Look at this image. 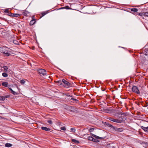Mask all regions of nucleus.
I'll list each match as a JSON object with an SVG mask.
<instances>
[{"instance_id":"1","label":"nucleus","mask_w":148,"mask_h":148,"mask_svg":"<svg viewBox=\"0 0 148 148\" xmlns=\"http://www.w3.org/2000/svg\"><path fill=\"white\" fill-rule=\"evenodd\" d=\"M0 52L4 54L6 56L10 55V49L5 47H0Z\"/></svg>"},{"instance_id":"2","label":"nucleus","mask_w":148,"mask_h":148,"mask_svg":"<svg viewBox=\"0 0 148 148\" xmlns=\"http://www.w3.org/2000/svg\"><path fill=\"white\" fill-rule=\"evenodd\" d=\"M132 91L137 94H140V92L138 88L136 86H133L132 88Z\"/></svg>"},{"instance_id":"3","label":"nucleus","mask_w":148,"mask_h":148,"mask_svg":"<svg viewBox=\"0 0 148 148\" xmlns=\"http://www.w3.org/2000/svg\"><path fill=\"white\" fill-rule=\"evenodd\" d=\"M38 73L40 74L44 75L46 74L47 73L45 70L43 69H40L38 71Z\"/></svg>"},{"instance_id":"4","label":"nucleus","mask_w":148,"mask_h":148,"mask_svg":"<svg viewBox=\"0 0 148 148\" xmlns=\"http://www.w3.org/2000/svg\"><path fill=\"white\" fill-rule=\"evenodd\" d=\"M22 15L25 16H29L30 15V12L25 10L22 12Z\"/></svg>"},{"instance_id":"5","label":"nucleus","mask_w":148,"mask_h":148,"mask_svg":"<svg viewBox=\"0 0 148 148\" xmlns=\"http://www.w3.org/2000/svg\"><path fill=\"white\" fill-rule=\"evenodd\" d=\"M36 22V19L35 18V16H33L32 17V20L30 22V25H34Z\"/></svg>"},{"instance_id":"6","label":"nucleus","mask_w":148,"mask_h":148,"mask_svg":"<svg viewBox=\"0 0 148 148\" xmlns=\"http://www.w3.org/2000/svg\"><path fill=\"white\" fill-rule=\"evenodd\" d=\"M123 120V118H121L119 120L115 119L113 118L112 121L118 123H120L122 122Z\"/></svg>"},{"instance_id":"7","label":"nucleus","mask_w":148,"mask_h":148,"mask_svg":"<svg viewBox=\"0 0 148 148\" xmlns=\"http://www.w3.org/2000/svg\"><path fill=\"white\" fill-rule=\"evenodd\" d=\"M141 127L145 132H148V126L146 127L144 126H142Z\"/></svg>"},{"instance_id":"8","label":"nucleus","mask_w":148,"mask_h":148,"mask_svg":"<svg viewBox=\"0 0 148 148\" xmlns=\"http://www.w3.org/2000/svg\"><path fill=\"white\" fill-rule=\"evenodd\" d=\"M91 135L93 136L94 137H95L97 139H103L104 138L102 137H99L98 136H97L94 134H91Z\"/></svg>"},{"instance_id":"9","label":"nucleus","mask_w":148,"mask_h":148,"mask_svg":"<svg viewBox=\"0 0 148 148\" xmlns=\"http://www.w3.org/2000/svg\"><path fill=\"white\" fill-rule=\"evenodd\" d=\"M11 14V16L15 17H18L19 16H20L21 15V14Z\"/></svg>"},{"instance_id":"10","label":"nucleus","mask_w":148,"mask_h":148,"mask_svg":"<svg viewBox=\"0 0 148 148\" xmlns=\"http://www.w3.org/2000/svg\"><path fill=\"white\" fill-rule=\"evenodd\" d=\"M41 129L43 130L48 131H49L50 129L49 128H47L46 127H41Z\"/></svg>"},{"instance_id":"11","label":"nucleus","mask_w":148,"mask_h":148,"mask_svg":"<svg viewBox=\"0 0 148 148\" xmlns=\"http://www.w3.org/2000/svg\"><path fill=\"white\" fill-rule=\"evenodd\" d=\"M145 12H140L139 13H137V14L141 16H145Z\"/></svg>"},{"instance_id":"12","label":"nucleus","mask_w":148,"mask_h":148,"mask_svg":"<svg viewBox=\"0 0 148 148\" xmlns=\"http://www.w3.org/2000/svg\"><path fill=\"white\" fill-rule=\"evenodd\" d=\"M62 81L67 86L69 85V84H70L68 82L64 79H62Z\"/></svg>"},{"instance_id":"13","label":"nucleus","mask_w":148,"mask_h":148,"mask_svg":"<svg viewBox=\"0 0 148 148\" xmlns=\"http://www.w3.org/2000/svg\"><path fill=\"white\" fill-rule=\"evenodd\" d=\"M71 141L73 142L76 144H78L79 143V142L78 140H76L75 139H71Z\"/></svg>"},{"instance_id":"14","label":"nucleus","mask_w":148,"mask_h":148,"mask_svg":"<svg viewBox=\"0 0 148 148\" xmlns=\"http://www.w3.org/2000/svg\"><path fill=\"white\" fill-rule=\"evenodd\" d=\"M2 85L5 87H7L8 85V83L7 82H3L1 83Z\"/></svg>"},{"instance_id":"15","label":"nucleus","mask_w":148,"mask_h":148,"mask_svg":"<svg viewBox=\"0 0 148 148\" xmlns=\"http://www.w3.org/2000/svg\"><path fill=\"white\" fill-rule=\"evenodd\" d=\"M5 146L7 147H11L12 146V144H11L7 143L5 144Z\"/></svg>"},{"instance_id":"16","label":"nucleus","mask_w":148,"mask_h":148,"mask_svg":"<svg viewBox=\"0 0 148 148\" xmlns=\"http://www.w3.org/2000/svg\"><path fill=\"white\" fill-rule=\"evenodd\" d=\"M144 53L146 55H148V49L145 48L144 50Z\"/></svg>"},{"instance_id":"17","label":"nucleus","mask_w":148,"mask_h":148,"mask_svg":"<svg viewBox=\"0 0 148 148\" xmlns=\"http://www.w3.org/2000/svg\"><path fill=\"white\" fill-rule=\"evenodd\" d=\"M10 90L11 91V92L14 95H16L17 94V93L16 92L14 91L12 88H10Z\"/></svg>"},{"instance_id":"18","label":"nucleus","mask_w":148,"mask_h":148,"mask_svg":"<svg viewBox=\"0 0 148 148\" xmlns=\"http://www.w3.org/2000/svg\"><path fill=\"white\" fill-rule=\"evenodd\" d=\"M115 130L118 132H122L123 131L122 129L120 128H117L115 129Z\"/></svg>"},{"instance_id":"19","label":"nucleus","mask_w":148,"mask_h":148,"mask_svg":"<svg viewBox=\"0 0 148 148\" xmlns=\"http://www.w3.org/2000/svg\"><path fill=\"white\" fill-rule=\"evenodd\" d=\"M2 75L4 77H7L8 76L7 74L6 73H2Z\"/></svg>"},{"instance_id":"20","label":"nucleus","mask_w":148,"mask_h":148,"mask_svg":"<svg viewBox=\"0 0 148 148\" xmlns=\"http://www.w3.org/2000/svg\"><path fill=\"white\" fill-rule=\"evenodd\" d=\"M131 11L133 12H137L138 11V9L136 8H132L131 10Z\"/></svg>"},{"instance_id":"21","label":"nucleus","mask_w":148,"mask_h":148,"mask_svg":"<svg viewBox=\"0 0 148 148\" xmlns=\"http://www.w3.org/2000/svg\"><path fill=\"white\" fill-rule=\"evenodd\" d=\"M47 13V12H42L41 13V17L43 16H45V15H46Z\"/></svg>"},{"instance_id":"22","label":"nucleus","mask_w":148,"mask_h":148,"mask_svg":"<svg viewBox=\"0 0 148 148\" xmlns=\"http://www.w3.org/2000/svg\"><path fill=\"white\" fill-rule=\"evenodd\" d=\"M3 68L5 72H6L8 71V68L7 66H3Z\"/></svg>"},{"instance_id":"23","label":"nucleus","mask_w":148,"mask_h":148,"mask_svg":"<svg viewBox=\"0 0 148 148\" xmlns=\"http://www.w3.org/2000/svg\"><path fill=\"white\" fill-rule=\"evenodd\" d=\"M61 8V9L65 8V9H70V7L69 6H66L65 7H64L62 8Z\"/></svg>"},{"instance_id":"24","label":"nucleus","mask_w":148,"mask_h":148,"mask_svg":"<svg viewBox=\"0 0 148 148\" xmlns=\"http://www.w3.org/2000/svg\"><path fill=\"white\" fill-rule=\"evenodd\" d=\"M93 137L92 136H88V139L89 140L92 141V140Z\"/></svg>"},{"instance_id":"25","label":"nucleus","mask_w":148,"mask_h":148,"mask_svg":"<svg viewBox=\"0 0 148 148\" xmlns=\"http://www.w3.org/2000/svg\"><path fill=\"white\" fill-rule=\"evenodd\" d=\"M75 129L72 128L71 129V131L72 132H75Z\"/></svg>"},{"instance_id":"26","label":"nucleus","mask_w":148,"mask_h":148,"mask_svg":"<svg viewBox=\"0 0 148 148\" xmlns=\"http://www.w3.org/2000/svg\"><path fill=\"white\" fill-rule=\"evenodd\" d=\"M13 42L14 43V44H15L16 45H17V44H18V42L17 41L15 40H13Z\"/></svg>"},{"instance_id":"27","label":"nucleus","mask_w":148,"mask_h":148,"mask_svg":"<svg viewBox=\"0 0 148 148\" xmlns=\"http://www.w3.org/2000/svg\"><path fill=\"white\" fill-rule=\"evenodd\" d=\"M94 129L93 128H91L89 130V131L90 132H92L94 130Z\"/></svg>"},{"instance_id":"28","label":"nucleus","mask_w":148,"mask_h":148,"mask_svg":"<svg viewBox=\"0 0 148 148\" xmlns=\"http://www.w3.org/2000/svg\"><path fill=\"white\" fill-rule=\"evenodd\" d=\"M60 129L61 130H66V128L65 127H61L60 128Z\"/></svg>"},{"instance_id":"29","label":"nucleus","mask_w":148,"mask_h":148,"mask_svg":"<svg viewBox=\"0 0 148 148\" xmlns=\"http://www.w3.org/2000/svg\"><path fill=\"white\" fill-rule=\"evenodd\" d=\"M25 82L24 80H22L20 81V83L21 84H24Z\"/></svg>"},{"instance_id":"30","label":"nucleus","mask_w":148,"mask_h":148,"mask_svg":"<svg viewBox=\"0 0 148 148\" xmlns=\"http://www.w3.org/2000/svg\"><path fill=\"white\" fill-rule=\"evenodd\" d=\"M92 141H93L94 142H97V140L96 139H95L94 138H93L92 140Z\"/></svg>"},{"instance_id":"31","label":"nucleus","mask_w":148,"mask_h":148,"mask_svg":"<svg viewBox=\"0 0 148 148\" xmlns=\"http://www.w3.org/2000/svg\"><path fill=\"white\" fill-rule=\"evenodd\" d=\"M9 10L8 9H5L4 10L5 12L6 13H8L9 12Z\"/></svg>"},{"instance_id":"32","label":"nucleus","mask_w":148,"mask_h":148,"mask_svg":"<svg viewBox=\"0 0 148 148\" xmlns=\"http://www.w3.org/2000/svg\"><path fill=\"white\" fill-rule=\"evenodd\" d=\"M48 123L50 124H51L52 123V121L51 120H48L47 121Z\"/></svg>"},{"instance_id":"33","label":"nucleus","mask_w":148,"mask_h":148,"mask_svg":"<svg viewBox=\"0 0 148 148\" xmlns=\"http://www.w3.org/2000/svg\"><path fill=\"white\" fill-rule=\"evenodd\" d=\"M145 14V16L148 17V12H146Z\"/></svg>"},{"instance_id":"34","label":"nucleus","mask_w":148,"mask_h":148,"mask_svg":"<svg viewBox=\"0 0 148 148\" xmlns=\"http://www.w3.org/2000/svg\"><path fill=\"white\" fill-rule=\"evenodd\" d=\"M58 83L59 84H61V81H58Z\"/></svg>"},{"instance_id":"35","label":"nucleus","mask_w":148,"mask_h":148,"mask_svg":"<svg viewBox=\"0 0 148 148\" xmlns=\"http://www.w3.org/2000/svg\"><path fill=\"white\" fill-rule=\"evenodd\" d=\"M113 118H111V117H110V118H109V119L110 120V121H113Z\"/></svg>"},{"instance_id":"36","label":"nucleus","mask_w":148,"mask_h":148,"mask_svg":"<svg viewBox=\"0 0 148 148\" xmlns=\"http://www.w3.org/2000/svg\"><path fill=\"white\" fill-rule=\"evenodd\" d=\"M73 100H75V101H78V100H77V99H73Z\"/></svg>"},{"instance_id":"37","label":"nucleus","mask_w":148,"mask_h":148,"mask_svg":"<svg viewBox=\"0 0 148 148\" xmlns=\"http://www.w3.org/2000/svg\"><path fill=\"white\" fill-rule=\"evenodd\" d=\"M117 118L118 119H120V117L119 116H117Z\"/></svg>"},{"instance_id":"38","label":"nucleus","mask_w":148,"mask_h":148,"mask_svg":"<svg viewBox=\"0 0 148 148\" xmlns=\"http://www.w3.org/2000/svg\"><path fill=\"white\" fill-rule=\"evenodd\" d=\"M9 14V15L10 16H11V14Z\"/></svg>"},{"instance_id":"39","label":"nucleus","mask_w":148,"mask_h":148,"mask_svg":"<svg viewBox=\"0 0 148 148\" xmlns=\"http://www.w3.org/2000/svg\"><path fill=\"white\" fill-rule=\"evenodd\" d=\"M118 114H120V113H118Z\"/></svg>"}]
</instances>
